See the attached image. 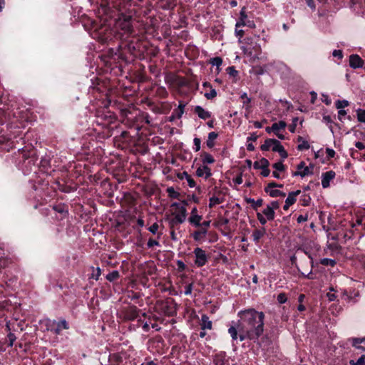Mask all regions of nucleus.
Segmentation results:
<instances>
[{"label":"nucleus","instance_id":"7c9ffc66","mask_svg":"<svg viewBox=\"0 0 365 365\" xmlns=\"http://www.w3.org/2000/svg\"><path fill=\"white\" fill-rule=\"evenodd\" d=\"M365 344V337L364 338H354L353 339L352 344L354 346H355L357 349H360V344Z\"/></svg>","mask_w":365,"mask_h":365},{"label":"nucleus","instance_id":"ddd939ff","mask_svg":"<svg viewBox=\"0 0 365 365\" xmlns=\"http://www.w3.org/2000/svg\"><path fill=\"white\" fill-rule=\"evenodd\" d=\"M196 175L198 177L207 179L212 175V173L211 170L207 165H202L197 169Z\"/></svg>","mask_w":365,"mask_h":365},{"label":"nucleus","instance_id":"b1692460","mask_svg":"<svg viewBox=\"0 0 365 365\" xmlns=\"http://www.w3.org/2000/svg\"><path fill=\"white\" fill-rule=\"evenodd\" d=\"M247 202L251 204V206L254 210H257L263 204V200L261 198L257 200L252 198H249L247 200Z\"/></svg>","mask_w":365,"mask_h":365},{"label":"nucleus","instance_id":"1a4fd4ad","mask_svg":"<svg viewBox=\"0 0 365 365\" xmlns=\"http://www.w3.org/2000/svg\"><path fill=\"white\" fill-rule=\"evenodd\" d=\"M287 127V123L283 121L280 120L278 123H274L272 124V129H274V135L280 140H284L285 136L283 133L280 132L281 130H284Z\"/></svg>","mask_w":365,"mask_h":365},{"label":"nucleus","instance_id":"f8f14e48","mask_svg":"<svg viewBox=\"0 0 365 365\" xmlns=\"http://www.w3.org/2000/svg\"><path fill=\"white\" fill-rule=\"evenodd\" d=\"M202 220V216L197 214V210L195 207L192 208L191 211V216L189 217L188 220L190 224L194 225L196 227L200 225V221Z\"/></svg>","mask_w":365,"mask_h":365},{"label":"nucleus","instance_id":"6e6d98bb","mask_svg":"<svg viewBox=\"0 0 365 365\" xmlns=\"http://www.w3.org/2000/svg\"><path fill=\"white\" fill-rule=\"evenodd\" d=\"M58 327H61V329H68V323L66 320L63 319V320H61L58 323Z\"/></svg>","mask_w":365,"mask_h":365},{"label":"nucleus","instance_id":"13d9d810","mask_svg":"<svg viewBox=\"0 0 365 365\" xmlns=\"http://www.w3.org/2000/svg\"><path fill=\"white\" fill-rule=\"evenodd\" d=\"M192 291V284H190L185 287V294L190 295Z\"/></svg>","mask_w":365,"mask_h":365},{"label":"nucleus","instance_id":"c85d7f7f","mask_svg":"<svg viewBox=\"0 0 365 365\" xmlns=\"http://www.w3.org/2000/svg\"><path fill=\"white\" fill-rule=\"evenodd\" d=\"M350 365H365V355H361L356 361L351 360Z\"/></svg>","mask_w":365,"mask_h":365},{"label":"nucleus","instance_id":"cd10ccee","mask_svg":"<svg viewBox=\"0 0 365 365\" xmlns=\"http://www.w3.org/2000/svg\"><path fill=\"white\" fill-rule=\"evenodd\" d=\"M118 277H119V272L116 270L108 273L106 276V279L110 282H113V281L117 279Z\"/></svg>","mask_w":365,"mask_h":365},{"label":"nucleus","instance_id":"6ab92c4d","mask_svg":"<svg viewBox=\"0 0 365 365\" xmlns=\"http://www.w3.org/2000/svg\"><path fill=\"white\" fill-rule=\"evenodd\" d=\"M179 178L181 180H183V179L186 180L190 187L192 188V187H195L196 183L195 182V180L187 172L185 171V172L182 173L181 175L179 176Z\"/></svg>","mask_w":365,"mask_h":365},{"label":"nucleus","instance_id":"79ce46f5","mask_svg":"<svg viewBox=\"0 0 365 365\" xmlns=\"http://www.w3.org/2000/svg\"><path fill=\"white\" fill-rule=\"evenodd\" d=\"M269 195L272 196V197H277V196H285V193L281 192L280 190H270L269 192Z\"/></svg>","mask_w":365,"mask_h":365},{"label":"nucleus","instance_id":"f257e3e1","mask_svg":"<svg viewBox=\"0 0 365 365\" xmlns=\"http://www.w3.org/2000/svg\"><path fill=\"white\" fill-rule=\"evenodd\" d=\"M240 318L239 321V338L241 341L246 339H258L264 331V315L262 312L254 309L242 310L238 312Z\"/></svg>","mask_w":365,"mask_h":365},{"label":"nucleus","instance_id":"f3484780","mask_svg":"<svg viewBox=\"0 0 365 365\" xmlns=\"http://www.w3.org/2000/svg\"><path fill=\"white\" fill-rule=\"evenodd\" d=\"M269 163L266 158H262L254 163L253 167L256 170H263L269 167Z\"/></svg>","mask_w":365,"mask_h":365},{"label":"nucleus","instance_id":"774afa93","mask_svg":"<svg viewBox=\"0 0 365 365\" xmlns=\"http://www.w3.org/2000/svg\"><path fill=\"white\" fill-rule=\"evenodd\" d=\"M254 126L255 128H261L262 127V125L260 122L259 121H255L254 122Z\"/></svg>","mask_w":365,"mask_h":365},{"label":"nucleus","instance_id":"3c124183","mask_svg":"<svg viewBox=\"0 0 365 365\" xmlns=\"http://www.w3.org/2000/svg\"><path fill=\"white\" fill-rule=\"evenodd\" d=\"M159 226L158 223L153 224L149 228V231L153 234H156L158 230Z\"/></svg>","mask_w":365,"mask_h":365},{"label":"nucleus","instance_id":"dca6fc26","mask_svg":"<svg viewBox=\"0 0 365 365\" xmlns=\"http://www.w3.org/2000/svg\"><path fill=\"white\" fill-rule=\"evenodd\" d=\"M200 327H201L202 330L212 329V321H210L209 317L205 314H203L201 317Z\"/></svg>","mask_w":365,"mask_h":365},{"label":"nucleus","instance_id":"052dcab7","mask_svg":"<svg viewBox=\"0 0 365 365\" xmlns=\"http://www.w3.org/2000/svg\"><path fill=\"white\" fill-rule=\"evenodd\" d=\"M257 138V135L255 133H253L247 138V141H255Z\"/></svg>","mask_w":365,"mask_h":365},{"label":"nucleus","instance_id":"69168bd1","mask_svg":"<svg viewBox=\"0 0 365 365\" xmlns=\"http://www.w3.org/2000/svg\"><path fill=\"white\" fill-rule=\"evenodd\" d=\"M247 149L249 151H253L255 150V146H254V145L252 143H247Z\"/></svg>","mask_w":365,"mask_h":365},{"label":"nucleus","instance_id":"338daca9","mask_svg":"<svg viewBox=\"0 0 365 365\" xmlns=\"http://www.w3.org/2000/svg\"><path fill=\"white\" fill-rule=\"evenodd\" d=\"M327 297H328L329 301H334L336 299V296L334 294L328 293Z\"/></svg>","mask_w":365,"mask_h":365},{"label":"nucleus","instance_id":"37998d69","mask_svg":"<svg viewBox=\"0 0 365 365\" xmlns=\"http://www.w3.org/2000/svg\"><path fill=\"white\" fill-rule=\"evenodd\" d=\"M239 28L240 27L235 26V36L239 38V40H240L243 37V36L245 34V31H244V30L240 29Z\"/></svg>","mask_w":365,"mask_h":365},{"label":"nucleus","instance_id":"4be33fe9","mask_svg":"<svg viewBox=\"0 0 365 365\" xmlns=\"http://www.w3.org/2000/svg\"><path fill=\"white\" fill-rule=\"evenodd\" d=\"M265 234V229L262 228L261 230H255L252 234V237L255 242H258L261 237H262Z\"/></svg>","mask_w":365,"mask_h":365},{"label":"nucleus","instance_id":"9d476101","mask_svg":"<svg viewBox=\"0 0 365 365\" xmlns=\"http://www.w3.org/2000/svg\"><path fill=\"white\" fill-rule=\"evenodd\" d=\"M336 173L332 170L323 173L322 174V186L323 188H327L330 185V182L335 178Z\"/></svg>","mask_w":365,"mask_h":365},{"label":"nucleus","instance_id":"e433bc0d","mask_svg":"<svg viewBox=\"0 0 365 365\" xmlns=\"http://www.w3.org/2000/svg\"><path fill=\"white\" fill-rule=\"evenodd\" d=\"M272 167L275 169L276 171L282 172L284 170V165L282 161L275 163L273 164Z\"/></svg>","mask_w":365,"mask_h":365},{"label":"nucleus","instance_id":"a19ab883","mask_svg":"<svg viewBox=\"0 0 365 365\" xmlns=\"http://www.w3.org/2000/svg\"><path fill=\"white\" fill-rule=\"evenodd\" d=\"M257 217L259 222L263 225H265L268 220L267 217L264 216L261 212L257 213Z\"/></svg>","mask_w":365,"mask_h":365},{"label":"nucleus","instance_id":"680f3d73","mask_svg":"<svg viewBox=\"0 0 365 365\" xmlns=\"http://www.w3.org/2000/svg\"><path fill=\"white\" fill-rule=\"evenodd\" d=\"M269 173H270V171L268 168H264V169L262 170V171H261V175L264 177L269 176Z\"/></svg>","mask_w":365,"mask_h":365},{"label":"nucleus","instance_id":"aec40b11","mask_svg":"<svg viewBox=\"0 0 365 365\" xmlns=\"http://www.w3.org/2000/svg\"><path fill=\"white\" fill-rule=\"evenodd\" d=\"M218 137V134L215 132H211L208 134L207 140L206 141L207 146L212 148L215 145V140Z\"/></svg>","mask_w":365,"mask_h":365},{"label":"nucleus","instance_id":"e2e57ef3","mask_svg":"<svg viewBox=\"0 0 365 365\" xmlns=\"http://www.w3.org/2000/svg\"><path fill=\"white\" fill-rule=\"evenodd\" d=\"M307 6L312 9L315 8V4L313 0H306Z\"/></svg>","mask_w":365,"mask_h":365},{"label":"nucleus","instance_id":"5fc2aeb1","mask_svg":"<svg viewBox=\"0 0 365 365\" xmlns=\"http://www.w3.org/2000/svg\"><path fill=\"white\" fill-rule=\"evenodd\" d=\"M308 220V215H300L298 216L297 217V222L298 223H302V222H306L307 220Z\"/></svg>","mask_w":365,"mask_h":365},{"label":"nucleus","instance_id":"412c9836","mask_svg":"<svg viewBox=\"0 0 365 365\" xmlns=\"http://www.w3.org/2000/svg\"><path fill=\"white\" fill-rule=\"evenodd\" d=\"M262 214L267 217L268 220H273L275 217V212L272 210L268 205L262 210Z\"/></svg>","mask_w":365,"mask_h":365},{"label":"nucleus","instance_id":"4468645a","mask_svg":"<svg viewBox=\"0 0 365 365\" xmlns=\"http://www.w3.org/2000/svg\"><path fill=\"white\" fill-rule=\"evenodd\" d=\"M195 112L198 115V117L201 119L206 120L211 116V113L205 110L202 107L200 106H197L195 108Z\"/></svg>","mask_w":365,"mask_h":365},{"label":"nucleus","instance_id":"4c0bfd02","mask_svg":"<svg viewBox=\"0 0 365 365\" xmlns=\"http://www.w3.org/2000/svg\"><path fill=\"white\" fill-rule=\"evenodd\" d=\"M193 143H194V148L193 149L195 150V151L197 152L200 150V148H201V140L200 138H195L194 140H193Z\"/></svg>","mask_w":365,"mask_h":365},{"label":"nucleus","instance_id":"a211bd4d","mask_svg":"<svg viewBox=\"0 0 365 365\" xmlns=\"http://www.w3.org/2000/svg\"><path fill=\"white\" fill-rule=\"evenodd\" d=\"M300 192H301V191L299 190L289 192L286 200H285V202L287 205H292L296 202V200H297L296 197L297 195H299L300 194Z\"/></svg>","mask_w":365,"mask_h":365},{"label":"nucleus","instance_id":"7ed1b4c3","mask_svg":"<svg viewBox=\"0 0 365 365\" xmlns=\"http://www.w3.org/2000/svg\"><path fill=\"white\" fill-rule=\"evenodd\" d=\"M261 150L263 151L272 150L274 152H277L283 160L286 159L288 156L281 143L276 139L269 138L265 140L264 144L261 145Z\"/></svg>","mask_w":365,"mask_h":365},{"label":"nucleus","instance_id":"0e129e2a","mask_svg":"<svg viewBox=\"0 0 365 365\" xmlns=\"http://www.w3.org/2000/svg\"><path fill=\"white\" fill-rule=\"evenodd\" d=\"M235 182L237 185H240L242 183V176H238L235 179Z\"/></svg>","mask_w":365,"mask_h":365},{"label":"nucleus","instance_id":"603ef678","mask_svg":"<svg viewBox=\"0 0 365 365\" xmlns=\"http://www.w3.org/2000/svg\"><path fill=\"white\" fill-rule=\"evenodd\" d=\"M7 336H8V339L9 341V346H12L14 344V342L15 341V340L16 339V336L13 333H9Z\"/></svg>","mask_w":365,"mask_h":365},{"label":"nucleus","instance_id":"2f4dec72","mask_svg":"<svg viewBox=\"0 0 365 365\" xmlns=\"http://www.w3.org/2000/svg\"><path fill=\"white\" fill-rule=\"evenodd\" d=\"M228 333L230 334L232 340H237L238 338L237 329L235 327H230L228 329Z\"/></svg>","mask_w":365,"mask_h":365},{"label":"nucleus","instance_id":"c756f323","mask_svg":"<svg viewBox=\"0 0 365 365\" xmlns=\"http://www.w3.org/2000/svg\"><path fill=\"white\" fill-rule=\"evenodd\" d=\"M320 263L323 265L326 266H331L334 267L336 264L335 260L329 258H323L320 260Z\"/></svg>","mask_w":365,"mask_h":365},{"label":"nucleus","instance_id":"09e8293b","mask_svg":"<svg viewBox=\"0 0 365 365\" xmlns=\"http://www.w3.org/2000/svg\"><path fill=\"white\" fill-rule=\"evenodd\" d=\"M192 237L195 241H200L204 238V236L199 231H195L192 234Z\"/></svg>","mask_w":365,"mask_h":365},{"label":"nucleus","instance_id":"a18cd8bd","mask_svg":"<svg viewBox=\"0 0 365 365\" xmlns=\"http://www.w3.org/2000/svg\"><path fill=\"white\" fill-rule=\"evenodd\" d=\"M267 205H268L270 208H272V210L273 211H275V210H277L279 207V202L278 201L274 200V201L270 202Z\"/></svg>","mask_w":365,"mask_h":365},{"label":"nucleus","instance_id":"bb28decb","mask_svg":"<svg viewBox=\"0 0 365 365\" xmlns=\"http://www.w3.org/2000/svg\"><path fill=\"white\" fill-rule=\"evenodd\" d=\"M210 63L213 66H216L218 72L220 71V67L222 64V59L220 57H215L210 60Z\"/></svg>","mask_w":365,"mask_h":365},{"label":"nucleus","instance_id":"bf43d9fd","mask_svg":"<svg viewBox=\"0 0 365 365\" xmlns=\"http://www.w3.org/2000/svg\"><path fill=\"white\" fill-rule=\"evenodd\" d=\"M332 55L334 57L339 58V59L342 58L343 57L342 51L341 50H334L332 53Z\"/></svg>","mask_w":365,"mask_h":365},{"label":"nucleus","instance_id":"58836bf2","mask_svg":"<svg viewBox=\"0 0 365 365\" xmlns=\"http://www.w3.org/2000/svg\"><path fill=\"white\" fill-rule=\"evenodd\" d=\"M240 98L243 99V104L247 105V108H250V98L247 96L246 93L241 94Z\"/></svg>","mask_w":365,"mask_h":365},{"label":"nucleus","instance_id":"f704fd0d","mask_svg":"<svg viewBox=\"0 0 365 365\" xmlns=\"http://www.w3.org/2000/svg\"><path fill=\"white\" fill-rule=\"evenodd\" d=\"M298 140L299 141H301V140L302 141V143H300L298 145V147H297V148L299 150H304V149H309V145L308 142L305 141V140H302V137H299Z\"/></svg>","mask_w":365,"mask_h":365},{"label":"nucleus","instance_id":"20e7f679","mask_svg":"<svg viewBox=\"0 0 365 365\" xmlns=\"http://www.w3.org/2000/svg\"><path fill=\"white\" fill-rule=\"evenodd\" d=\"M245 55L250 58V61L255 62L259 59L261 54V46L258 43H255L253 46L243 47Z\"/></svg>","mask_w":365,"mask_h":365},{"label":"nucleus","instance_id":"473e14b6","mask_svg":"<svg viewBox=\"0 0 365 365\" xmlns=\"http://www.w3.org/2000/svg\"><path fill=\"white\" fill-rule=\"evenodd\" d=\"M167 192L169 196L172 198H178L180 196V193L175 191V190L172 187H168L167 189Z\"/></svg>","mask_w":365,"mask_h":365},{"label":"nucleus","instance_id":"49530a36","mask_svg":"<svg viewBox=\"0 0 365 365\" xmlns=\"http://www.w3.org/2000/svg\"><path fill=\"white\" fill-rule=\"evenodd\" d=\"M355 146L359 150L365 149V137L362 139L361 141H357L355 143Z\"/></svg>","mask_w":365,"mask_h":365},{"label":"nucleus","instance_id":"8fccbe9b","mask_svg":"<svg viewBox=\"0 0 365 365\" xmlns=\"http://www.w3.org/2000/svg\"><path fill=\"white\" fill-rule=\"evenodd\" d=\"M147 246H148V247L151 248L153 246H160V244H159L158 241L153 240V239H150V240H148V241L147 242Z\"/></svg>","mask_w":365,"mask_h":365},{"label":"nucleus","instance_id":"5701e85b","mask_svg":"<svg viewBox=\"0 0 365 365\" xmlns=\"http://www.w3.org/2000/svg\"><path fill=\"white\" fill-rule=\"evenodd\" d=\"M184 109H185V105L184 104H179L178 108L174 110V113H173L171 118L173 119L175 118H180L184 113Z\"/></svg>","mask_w":365,"mask_h":365},{"label":"nucleus","instance_id":"a878e982","mask_svg":"<svg viewBox=\"0 0 365 365\" xmlns=\"http://www.w3.org/2000/svg\"><path fill=\"white\" fill-rule=\"evenodd\" d=\"M356 112L358 121L365 123V109L359 108Z\"/></svg>","mask_w":365,"mask_h":365},{"label":"nucleus","instance_id":"2eb2a0df","mask_svg":"<svg viewBox=\"0 0 365 365\" xmlns=\"http://www.w3.org/2000/svg\"><path fill=\"white\" fill-rule=\"evenodd\" d=\"M203 88H209L210 91L208 92H205L204 96L207 99H213L217 96V91L212 86L207 82H205L202 84Z\"/></svg>","mask_w":365,"mask_h":365},{"label":"nucleus","instance_id":"9b49d317","mask_svg":"<svg viewBox=\"0 0 365 365\" xmlns=\"http://www.w3.org/2000/svg\"><path fill=\"white\" fill-rule=\"evenodd\" d=\"M364 61L359 55L353 54L349 57V66L353 68H361Z\"/></svg>","mask_w":365,"mask_h":365},{"label":"nucleus","instance_id":"0eeeda50","mask_svg":"<svg viewBox=\"0 0 365 365\" xmlns=\"http://www.w3.org/2000/svg\"><path fill=\"white\" fill-rule=\"evenodd\" d=\"M131 18L130 16L120 17L115 23L117 29H120L124 34H129L132 31Z\"/></svg>","mask_w":365,"mask_h":365},{"label":"nucleus","instance_id":"393cba45","mask_svg":"<svg viewBox=\"0 0 365 365\" xmlns=\"http://www.w3.org/2000/svg\"><path fill=\"white\" fill-rule=\"evenodd\" d=\"M202 163L204 165H205V164H212L215 163L214 158L210 153H204L202 154Z\"/></svg>","mask_w":365,"mask_h":365},{"label":"nucleus","instance_id":"c9c22d12","mask_svg":"<svg viewBox=\"0 0 365 365\" xmlns=\"http://www.w3.org/2000/svg\"><path fill=\"white\" fill-rule=\"evenodd\" d=\"M349 106V102L346 100L338 101L336 103V108L339 109H343L344 108Z\"/></svg>","mask_w":365,"mask_h":365},{"label":"nucleus","instance_id":"de8ad7c7","mask_svg":"<svg viewBox=\"0 0 365 365\" xmlns=\"http://www.w3.org/2000/svg\"><path fill=\"white\" fill-rule=\"evenodd\" d=\"M297 122H298V118H293L292 123L289 125V130L291 133L295 132Z\"/></svg>","mask_w":365,"mask_h":365},{"label":"nucleus","instance_id":"72a5a7b5","mask_svg":"<svg viewBox=\"0 0 365 365\" xmlns=\"http://www.w3.org/2000/svg\"><path fill=\"white\" fill-rule=\"evenodd\" d=\"M209 201V206L210 207H214L222 202V200L219 197L215 196L210 197Z\"/></svg>","mask_w":365,"mask_h":365},{"label":"nucleus","instance_id":"f03ea898","mask_svg":"<svg viewBox=\"0 0 365 365\" xmlns=\"http://www.w3.org/2000/svg\"><path fill=\"white\" fill-rule=\"evenodd\" d=\"M187 205L186 201L180 202H173L171 205L172 208H175L172 215L173 218L170 220L172 225H179L183 223L187 218V210L186 205Z\"/></svg>","mask_w":365,"mask_h":365},{"label":"nucleus","instance_id":"423d86ee","mask_svg":"<svg viewBox=\"0 0 365 365\" xmlns=\"http://www.w3.org/2000/svg\"><path fill=\"white\" fill-rule=\"evenodd\" d=\"M193 253L195 255V264L198 267H202L206 264L208 260L207 255L200 247H197L194 250Z\"/></svg>","mask_w":365,"mask_h":365},{"label":"nucleus","instance_id":"ea45409f","mask_svg":"<svg viewBox=\"0 0 365 365\" xmlns=\"http://www.w3.org/2000/svg\"><path fill=\"white\" fill-rule=\"evenodd\" d=\"M227 73L232 76L236 77L238 75V71L235 68L234 66H230L227 69Z\"/></svg>","mask_w":365,"mask_h":365},{"label":"nucleus","instance_id":"39448f33","mask_svg":"<svg viewBox=\"0 0 365 365\" xmlns=\"http://www.w3.org/2000/svg\"><path fill=\"white\" fill-rule=\"evenodd\" d=\"M313 165L307 166L305 163L302 161L297 166V171L292 173V176H300L301 178H304L307 175H311L313 174Z\"/></svg>","mask_w":365,"mask_h":365},{"label":"nucleus","instance_id":"c03bdc74","mask_svg":"<svg viewBox=\"0 0 365 365\" xmlns=\"http://www.w3.org/2000/svg\"><path fill=\"white\" fill-rule=\"evenodd\" d=\"M277 301L280 304H284L287 301V297L284 293H280L277 296Z\"/></svg>","mask_w":365,"mask_h":365},{"label":"nucleus","instance_id":"6e6552de","mask_svg":"<svg viewBox=\"0 0 365 365\" xmlns=\"http://www.w3.org/2000/svg\"><path fill=\"white\" fill-rule=\"evenodd\" d=\"M247 26L251 29L255 28L254 21L248 19L246 14L245 8H242L240 12V17L236 22V27Z\"/></svg>","mask_w":365,"mask_h":365},{"label":"nucleus","instance_id":"864d4df0","mask_svg":"<svg viewBox=\"0 0 365 365\" xmlns=\"http://www.w3.org/2000/svg\"><path fill=\"white\" fill-rule=\"evenodd\" d=\"M326 153H327V156L329 158H332L335 155V151L332 148H327L326 149Z\"/></svg>","mask_w":365,"mask_h":365},{"label":"nucleus","instance_id":"4d7b16f0","mask_svg":"<svg viewBox=\"0 0 365 365\" xmlns=\"http://www.w3.org/2000/svg\"><path fill=\"white\" fill-rule=\"evenodd\" d=\"M346 115V111L344 109H339L338 111V118L340 120H342L345 115Z\"/></svg>","mask_w":365,"mask_h":365}]
</instances>
